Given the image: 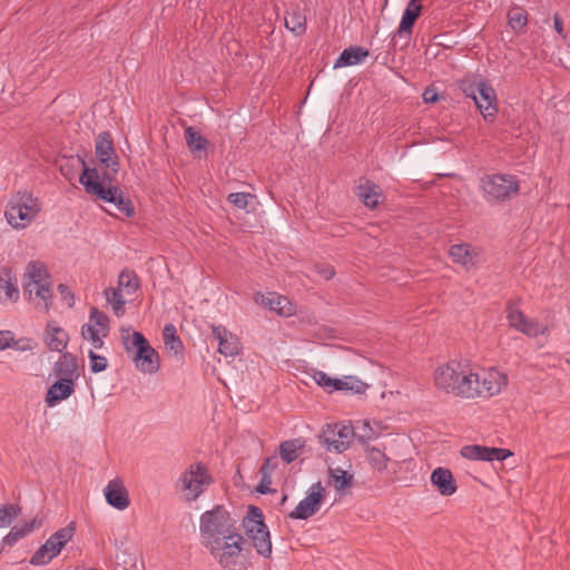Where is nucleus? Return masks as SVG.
<instances>
[{
	"instance_id": "f257e3e1",
	"label": "nucleus",
	"mask_w": 570,
	"mask_h": 570,
	"mask_svg": "<svg viewBox=\"0 0 570 570\" xmlns=\"http://www.w3.org/2000/svg\"><path fill=\"white\" fill-rule=\"evenodd\" d=\"M200 543L225 570H239L245 542L238 531L237 519L223 504L202 513L199 518Z\"/></svg>"
},
{
	"instance_id": "f03ea898",
	"label": "nucleus",
	"mask_w": 570,
	"mask_h": 570,
	"mask_svg": "<svg viewBox=\"0 0 570 570\" xmlns=\"http://www.w3.org/2000/svg\"><path fill=\"white\" fill-rule=\"evenodd\" d=\"M81 161L86 166V163ZM116 176L111 173H100L97 168L85 167L79 181L88 194L111 204L117 212L115 215L121 214L131 217L135 214L134 205L128 197L122 195L120 188L114 185Z\"/></svg>"
},
{
	"instance_id": "7ed1b4c3",
	"label": "nucleus",
	"mask_w": 570,
	"mask_h": 570,
	"mask_svg": "<svg viewBox=\"0 0 570 570\" xmlns=\"http://www.w3.org/2000/svg\"><path fill=\"white\" fill-rule=\"evenodd\" d=\"M474 371L468 363L450 361L434 372L435 386L449 394L470 399L474 394L472 381Z\"/></svg>"
},
{
	"instance_id": "20e7f679",
	"label": "nucleus",
	"mask_w": 570,
	"mask_h": 570,
	"mask_svg": "<svg viewBox=\"0 0 570 570\" xmlns=\"http://www.w3.org/2000/svg\"><path fill=\"white\" fill-rule=\"evenodd\" d=\"M50 274L40 261H30L23 274V292L29 299L48 309L51 305L52 288Z\"/></svg>"
},
{
	"instance_id": "39448f33",
	"label": "nucleus",
	"mask_w": 570,
	"mask_h": 570,
	"mask_svg": "<svg viewBox=\"0 0 570 570\" xmlns=\"http://www.w3.org/2000/svg\"><path fill=\"white\" fill-rule=\"evenodd\" d=\"M459 88L465 97L473 99L483 119L488 122L495 120L498 115V98L491 83L483 79L464 78L459 81Z\"/></svg>"
},
{
	"instance_id": "423d86ee",
	"label": "nucleus",
	"mask_w": 570,
	"mask_h": 570,
	"mask_svg": "<svg viewBox=\"0 0 570 570\" xmlns=\"http://www.w3.org/2000/svg\"><path fill=\"white\" fill-rule=\"evenodd\" d=\"M121 338L127 351L136 348L134 362L138 370L150 374L158 371V354L140 332L121 330Z\"/></svg>"
},
{
	"instance_id": "0eeeda50",
	"label": "nucleus",
	"mask_w": 570,
	"mask_h": 570,
	"mask_svg": "<svg viewBox=\"0 0 570 570\" xmlns=\"http://www.w3.org/2000/svg\"><path fill=\"white\" fill-rule=\"evenodd\" d=\"M243 527L257 553L268 558L272 554V541L262 510L249 505L247 514L243 519Z\"/></svg>"
},
{
	"instance_id": "6e6552de",
	"label": "nucleus",
	"mask_w": 570,
	"mask_h": 570,
	"mask_svg": "<svg viewBox=\"0 0 570 570\" xmlns=\"http://www.w3.org/2000/svg\"><path fill=\"white\" fill-rule=\"evenodd\" d=\"M38 198L28 193H18L6 207V218L14 228L27 227L40 212Z\"/></svg>"
},
{
	"instance_id": "1a4fd4ad",
	"label": "nucleus",
	"mask_w": 570,
	"mask_h": 570,
	"mask_svg": "<svg viewBox=\"0 0 570 570\" xmlns=\"http://www.w3.org/2000/svg\"><path fill=\"white\" fill-rule=\"evenodd\" d=\"M212 476L202 462L191 463L179 476L177 489L188 502L196 501L210 485Z\"/></svg>"
},
{
	"instance_id": "9d476101",
	"label": "nucleus",
	"mask_w": 570,
	"mask_h": 570,
	"mask_svg": "<svg viewBox=\"0 0 570 570\" xmlns=\"http://www.w3.org/2000/svg\"><path fill=\"white\" fill-rule=\"evenodd\" d=\"M481 188L487 202H505L519 191V184L513 176L494 174L481 179Z\"/></svg>"
},
{
	"instance_id": "9b49d317",
	"label": "nucleus",
	"mask_w": 570,
	"mask_h": 570,
	"mask_svg": "<svg viewBox=\"0 0 570 570\" xmlns=\"http://www.w3.org/2000/svg\"><path fill=\"white\" fill-rule=\"evenodd\" d=\"M75 533L73 524L59 529L32 554L30 563L45 566L57 557L61 549L72 539Z\"/></svg>"
},
{
	"instance_id": "f8f14e48",
	"label": "nucleus",
	"mask_w": 570,
	"mask_h": 570,
	"mask_svg": "<svg viewBox=\"0 0 570 570\" xmlns=\"http://www.w3.org/2000/svg\"><path fill=\"white\" fill-rule=\"evenodd\" d=\"M508 384L505 373L491 368L488 371L474 372L472 387L474 394L470 399L483 397L489 399L498 395Z\"/></svg>"
},
{
	"instance_id": "ddd939ff",
	"label": "nucleus",
	"mask_w": 570,
	"mask_h": 570,
	"mask_svg": "<svg viewBox=\"0 0 570 570\" xmlns=\"http://www.w3.org/2000/svg\"><path fill=\"white\" fill-rule=\"evenodd\" d=\"M353 438L354 430L351 425H326L320 434V442L327 451L342 453L350 448Z\"/></svg>"
},
{
	"instance_id": "4468645a",
	"label": "nucleus",
	"mask_w": 570,
	"mask_h": 570,
	"mask_svg": "<svg viewBox=\"0 0 570 570\" xmlns=\"http://www.w3.org/2000/svg\"><path fill=\"white\" fill-rule=\"evenodd\" d=\"M109 334V317L100 312L98 308L92 307L89 314V323L81 326V336L91 343L95 348L104 346V337Z\"/></svg>"
},
{
	"instance_id": "2eb2a0df",
	"label": "nucleus",
	"mask_w": 570,
	"mask_h": 570,
	"mask_svg": "<svg viewBox=\"0 0 570 570\" xmlns=\"http://www.w3.org/2000/svg\"><path fill=\"white\" fill-rule=\"evenodd\" d=\"M505 313L509 325L529 337L542 335L548 330L547 326L542 325L538 320L528 317L513 303L507 305Z\"/></svg>"
},
{
	"instance_id": "dca6fc26",
	"label": "nucleus",
	"mask_w": 570,
	"mask_h": 570,
	"mask_svg": "<svg viewBox=\"0 0 570 570\" xmlns=\"http://www.w3.org/2000/svg\"><path fill=\"white\" fill-rule=\"evenodd\" d=\"M325 498V489L321 482H316L308 489L306 497L298 502L296 508L288 514L294 520H306L314 515L322 505Z\"/></svg>"
},
{
	"instance_id": "f3484780",
	"label": "nucleus",
	"mask_w": 570,
	"mask_h": 570,
	"mask_svg": "<svg viewBox=\"0 0 570 570\" xmlns=\"http://www.w3.org/2000/svg\"><path fill=\"white\" fill-rule=\"evenodd\" d=\"M95 154L98 161L105 167L101 173L118 174L119 161L110 132L102 131L97 136Z\"/></svg>"
},
{
	"instance_id": "a211bd4d",
	"label": "nucleus",
	"mask_w": 570,
	"mask_h": 570,
	"mask_svg": "<svg viewBox=\"0 0 570 570\" xmlns=\"http://www.w3.org/2000/svg\"><path fill=\"white\" fill-rule=\"evenodd\" d=\"M422 11V4L419 0H410L407 2V6L405 10L403 11L400 26L397 30L395 31L391 45L393 48L396 47V38H404L406 45L410 40L412 28L416 21V19L420 17Z\"/></svg>"
},
{
	"instance_id": "6ab92c4d",
	"label": "nucleus",
	"mask_w": 570,
	"mask_h": 570,
	"mask_svg": "<svg viewBox=\"0 0 570 570\" xmlns=\"http://www.w3.org/2000/svg\"><path fill=\"white\" fill-rule=\"evenodd\" d=\"M461 455L473 461H504L512 455L511 451L502 448H489L483 445H465L461 449Z\"/></svg>"
},
{
	"instance_id": "aec40b11",
	"label": "nucleus",
	"mask_w": 570,
	"mask_h": 570,
	"mask_svg": "<svg viewBox=\"0 0 570 570\" xmlns=\"http://www.w3.org/2000/svg\"><path fill=\"white\" fill-rule=\"evenodd\" d=\"M105 498L109 505L117 510H125L130 504V499L126 487L122 481L118 478L112 479L108 482L105 490Z\"/></svg>"
},
{
	"instance_id": "412c9836",
	"label": "nucleus",
	"mask_w": 570,
	"mask_h": 570,
	"mask_svg": "<svg viewBox=\"0 0 570 570\" xmlns=\"http://www.w3.org/2000/svg\"><path fill=\"white\" fill-rule=\"evenodd\" d=\"M256 303L263 306L269 307L271 311L276 312L282 316H291L295 308L286 296L278 295L276 293L256 294Z\"/></svg>"
},
{
	"instance_id": "4be33fe9",
	"label": "nucleus",
	"mask_w": 570,
	"mask_h": 570,
	"mask_svg": "<svg viewBox=\"0 0 570 570\" xmlns=\"http://www.w3.org/2000/svg\"><path fill=\"white\" fill-rule=\"evenodd\" d=\"M213 335L218 342V351L225 356H235L239 352V341L232 332L222 325L213 326Z\"/></svg>"
},
{
	"instance_id": "5701e85b",
	"label": "nucleus",
	"mask_w": 570,
	"mask_h": 570,
	"mask_svg": "<svg viewBox=\"0 0 570 570\" xmlns=\"http://www.w3.org/2000/svg\"><path fill=\"white\" fill-rule=\"evenodd\" d=\"M73 392L75 383L71 379H59L48 389L45 401L48 406H55L72 395Z\"/></svg>"
},
{
	"instance_id": "b1692460",
	"label": "nucleus",
	"mask_w": 570,
	"mask_h": 570,
	"mask_svg": "<svg viewBox=\"0 0 570 570\" xmlns=\"http://www.w3.org/2000/svg\"><path fill=\"white\" fill-rule=\"evenodd\" d=\"M431 483L438 489L440 494L450 497L456 491L455 480L452 472L446 468H436L431 473Z\"/></svg>"
},
{
	"instance_id": "393cba45",
	"label": "nucleus",
	"mask_w": 570,
	"mask_h": 570,
	"mask_svg": "<svg viewBox=\"0 0 570 570\" xmlns=\"http://www.w3.org/2000/svg\"><path fill=\"white\" fill-rule=\"evenodd\" d=\"M18 298L19 291L12 271L8 267L0 268V302L17 301Z\"/></svg>"
},
{
	"instance_id": "a878e982",
	"label": "nucleus",
	"mask_w": 570,
	"mask_h": 570,
	"mask_svg": "<svg viewBox=\"0 0 570 570\" xmlns=\"http://www.w3.org/2000/svg\"><path fill=\"white\" fill-rule=\"evenodd\" d=\"M77 358L71 353H63L53 365V373L59 379L78 377Z\"/></svg>"
},
{
	"instance_id": "bb28decb",
	"label": "nucleus",
	"mask_w": 570,
	"mask_h": 570,
	"mask_svg": "<svg viewBox=\"0 0 570 570\" xmlns=\"http://www.w3.org/2000/svg\"><path fill=\"white\" fill-rule=\"evenodd\" d=\"M368 56V50L363 47H350L344 49L334 63V68L354 66L363 62Z\"/></svg>"
},
{
	"instance_id": "cd10ccee",
	"label": "nucleus",
	"mask_w": 570,
	"mask_h": 570,
	"mask_svg": "<svg viewBox=\"0 0 570 570\" xmlns=\"http://www.w3.org/2000/svg\"><path fill=\"white\" fill-rule=\"evenodd\" d=\"M449 254L453 262L466 268L475 264L476 253L470 244L462 243L452 245L449 249Z\"/></svg>"
},
{
	"instance_id": "c85d7f7f",
	"label": "nucleus",
	"mask_w": 570,
	"mask_h": 570,
	"mask_svg": "<svg viewBox=\"0 0 570 570\" xmlns=\"http://www.w3.org/2000/svg\"><path fill=\"white\" fill-rule=\"evenodd\" d=\"M356 195L368 208H375L382 198L381 188L379 185L366 180L364 184L357 186Z\"/></svg>"
},
{
	"instance_id": "c756f323",
	"label": "nucleus",
	"mask_w": 570,
	"mask_h": 570,
	"mask_svg": "<svg viewBox=\"0 0 570 570\" xmlns=\"http://www.w3.org/2000/svg\"><path fill=\"white\" fill-rule=\"evenodd\" d=\"M68 334L59 326L48 324L46 330V344L49 350L62 352L68 344Z\"/></svg>"
},
{
	"instance_id": "7c9ffc66",
	"label": "nucleus",
	"mask_w": 570,
	"mask_h": 570,
	"mask_svg": "<svg viewBox=\"0 0 570 570\" xmlns=\"http://www.w3.org/2000/svg\"><path fill=\"white\" fill-rule=\"evenodd\" d=\"M303 448V439L286 440L279 444V455L286 463H292L301 455Z\"/></svg>"
},
{
	"instance_id": "2f4dec72",
	"label": "nucleus",
	"mask_w": 570,
	"mask_h": 570,
	"mask_svg": "<svg viewBox=\"0 0 570 570\" xmlns=\"http://www.w3.org/2000/svg\"><path fill=\"white\" fill-rule=\"evenodd\" d=\"M328 474L333 481V487L337 492H342L345 489L352 488L354 484L353 474L348 473L342 468H330Z\"/></svg>"
},
{
	"instance_id": "473e14b6",
	"label": "nucleus",
	"mask_w": 570,
	"mask_h": 570,
	"mask_svg": "<svg viewBox=\"0 0 570 570\" xmlns=\"http://www.w3.org/2000/svg\"><path fill=\"white\" fill-rule=\"evenodd\" d=\"M334 391H346L354 394H362L366 391L368 385L357 379L356 376H344L343 379H336Z\"/></svg>"
},
{
	"instance_id": "72a5a7b5",
	"label": "nucleus",
	"mask_w": 570,
	"mask_h": 570,
	"mask_svg": "<svg viewBox=\"0 0 570 570\" xmlns=\"http://www.w3.org/2000/svg\"><path fill=\"white\" fill-rule=\"evenodd\" d=\"M163 340L166 348L171 351L175 355L183 352V343L177 335L176 327L173 324L165 325L163 330Z\"/></svg>"
},
{
	"instance_id": "f704fd0d",
	"label": "nucleus",
	"mask_w": 570,
	"mask_h": 570,
	"mask_svg": "<svg viewBox=\"0 0 570 570\" xmlns=\"http://www.w3.org/2000/svg\"><path fill=\"white\" fill-rule=\"evenodd\" d=\"M227 200L236 208L243 209L246 213L255 210L256 197L249 193H232L227 196Z\"/></svg>"
},
{
	"instance_id": "c9c22d12",
	"label": "nucleus",
	"mask_w": 570,
	"mask_h": 570,
	"mask_svg": "<svg viewBox=\"0 0 570 570\" xmlns=\"http://www.w3.org/2000/svg\"><path fill=\"white\" fill-rule=\"evenodd\" d=\"M285 27L296 36L306 30V17L297 10L287 12L285 16Z\"/></svg>"
},
{
	"instance_id": "e433bc0d",
	"label": "nucleus",
	"mask_w": 570,
	"mask_h": 570,
	"mask_svg": "<svg viewBox=\"0 0 570 570\" xmlns=\"http://www.w3.org/2000/svg\"><path fill=\"white\" fill-rule=\"evenodd\" d=\"M139 286L137 274L131 269H124L118 276V287L128 295L134 294Z\"/></svg>"
},
{
	"instance_id": "4c0bfd02",
	"label": "nucleus",
	"mask_w": 570,
	"mask_h": 570,
	"mask_svg": "<svg viewBox=\"0 0 570 570\" xmlns=\"http://www.w3.org/2000/svg\"><path fill=\"white\" fill-rule=\"evenodd\" d=\"M105 295L108 303L111 305L115 315L118 317L124 315L126 301L122 291L117 287H110L105 291Z\"/></svg>"
},
{
	"instance_id": "58836bf2",
	"label": "nucleus",
	"mask_w": 570,
	"mask_h": 570,
	"mask_svg": "<svg viewBox=\"0 0 570 570\" xmlns=\"http://www.w3.org/2000/svg\"><path fill=\"white\" fill-rule=\"evenodd\" d=\"M366 459L370 465L379 472H383L387 468L390 460L382 450L375 446L366 448Z\"/></svg>"
},
{
	"instance_id": "ea45409f",
	"label": "nucleus",
	"mask_w": 570,
	"mask_h": 570,
	"mask_svg": "<svg viewBox=\"0 0 570 570\" xmlns=\"http://www.w3.org/2000/svg\"><path fill=\"white\" fill-rule=\"evenodd\" d=\"M186 144L191 154L204 151L207 147V140L193 127H187L185 130Z\"/></svg>"
},
{
	"instance_id": "a19ab883",
	"label": "nucleus",
	"mask_w": 570,
	"mask_h": 570,
	"mask_svg": "<svg viewBox=\"0 0 570 570\" xmlns=\"http://www.w3.org/2000/svg\"><path fill=\"white\" fill-rule=\"evenodd\" d=\"M38 347V343L32 337L22 336L19 338L14 337V334H12V340L10 344V348L17 352H33Z\"/></svg>"
},
{
	"instance_id": "79ce46f5",
	"label": "nucleus",
	"mask_w": 570,
	"mask_h": 570,
	"mask_svg": "<svg viewBox=\"0 0 570 570\" xmlns=\"http://www.w3.org/2000/svg\"><path fill=\"white\" fill-rule=\"evenodd\" d=\"M32 531V524H26L23 527H17L14 525L11 528L9 533L3 538V543L7 546H13L16 544L20 539L26 537L28 533Z\"/></svg>"
},
{
	"instance_id": "37998d69",
	"label": "nucleus",
	"mask_w": 570,
	"mask_h": 570,
	"mask_svg": "<svg viewBox=\"0 0 570 570\" xmlns=\"http://www.w3.org/2000/svg\"><path fill=\"white\" fill-rule=\"evenodd\" d=\"M19 508L14 504H4L0 507V528L9 527L17 518Z\"/></svg>"
},
{
	"instance_id": "c03bdc74",
	"label": "nucleus",
	"mask_w": 570,
	"mask_h": 570,
	"mask_svg": "<svg viewBox=\"0 0 570 570\" xmlns=\"http://www.w3.org/2000/svg\"><path fill=\"white\" fill-rule=\"evenodd\" d=\"M89 364L92 373H100L107 368V358L102 355L96 354L94 351H89Z\"/></svg>"
},
{
	"instance_id": "a18cd8bd",
	"label": "nucleus",
	"mask_w": 570,
	"mask_h": 570,
	"mask_svg": "<svg viewBox=\"0 0 570 570\" xmlns=\"http://www.w3.org/2000/svg\"><path fill=\"white\" fill-rule=\"evenodd\" d=\"M313 379L316 382V384L320 385L321 387H323L325 391H327L330 393L334 391V387H335L334 381L336 379L328 376L326 373H324L322 371H316L313 375Z\"/></svg>"
},
{
	"instance_id": "49530a36",
	"label": "nucleus",
	"mask_w": 570,
	"mask_h": 570,
	"mask_svg": "<svg viewBox=\"0 0 570 570\" xmlns=\"http://www.w3.org/2000/svg\"><path fill=\"white\" fill-rule=\"evenodd\" d=\"M509 23L513 29H521L527 23V17L519 11L509 13Z\"/></svg>"
},
{
	"instance_id": "de8ad7c7",
	"label": "nucleus",
	"mask_w": 570,
	"mask_h": 570,
	"mask_svg": "<svg viewBox=\"0 0 570 570\" xmlns=\"http://www.w3.org/2000/svg\"><path fill=\"white\" fill-rule=\"evenodd\" d=\"M13 332L9 330L0 331V352L10 348Z\"/></svg>"
},
{
	"instance_id": "09e8293b",
	"label": "nucleus",
	"mask_w": 570,
	"mask_h": 570,
	"mask_svg": "<svg viewBox=\"0 0 570 570\" xmlns=\"http://www.w3.org/2000/svg\"><path fill=\"white\" fill-rule=\"evenodd\" d=\"M422 98L425 104H433L439 100V94L434 87L430 86L423 91Z\"/></svg>"
},
{
	"instance_id": "8fccbe9b",
	"label": "nucleus",
	"mask_w": 570,
	"mask_h": 570,
	"mask_svg": "<svg viewBox=\"0 0 570 570\" xmlns=\"http://www.w3.org/2000/svg\"><path fill=\"white\" fill-rule=\"evenodd\" d=\"M272 476L266 473H262L261 483L257 487V491L262 494L268 493L271 491Z\"/></svg>"
},
{
	"instance_id": "3c124183",
	"label": "nucleus",
	"mask_w": 570,
	"mask_h": 570,
	"mask_svg": "<svg viewBox=\"0 0 570 570\" xmlns=\"http://www.w3.org/2000/svg\"><path fill=\"white\" fill-rule=\"evenodd\" d=\"M553 28L562 39H567V33L563 28V21L558 13L553 16Z\"/></svg>"
},
{
	"instance_id": "603ef678",
	"label": "nucleus",
	"mask_w": 570,
	"mask_h": 570,
	"mask_svg": "<svg viewBox=\"0 0 570 570\" xmlns=\"http://www.w3.org/2000/svg\"><path fill=\"white\" fill-rule=\"evenodd\" d=\"M276 458L266 459L264 464L261 466V473H266L271 475L272 471L276 468Z\"/></svg>"
},
{
	"instance_id": "864d4df0",
	"label": "nucleus",
	"mask_w": 570,
	"mask_h": 570,
	"mask_svg": "<svg viewBox=\"0 0 570 570\" xmlns=\"http://www.w3.org/2000/svg\"><path fill=\"white\" fill-rule=\"evenodd\" d=\"M334 271L332 268H327L324 271L323 276L325 279H331L334 276Z\"/></svg>"
},
{
	"instance_id": "5fc2aeb1",
	"label": "nucleus",
	"mask_w": 570,
	"mask_h": 570,
	"mask_svg": "<svg viewBox=\"0 0 570 570\" xmlns=\"http://www.w3.org/2000/svg\"><path fill=\"white\" fill-rule=\"evenodd\" d=\"M58 289L60 291V293H61L62 295H65V294H69V289H68V286H67V285L60 284V285L58 286Z\"/></svg>"
},
{
	"instance_id": "6e6d98bb",
	"label": "nucleus",
	"mask_w": 570,
	"mask_h": 570,
	"mask_svg": "<svg viewBox=\"0 0 570 570\" xmlns=\"http://www.w3.org/2000/svg\"><path fill=\"white\" fill-rule=\"evenodd\" d=\"M89 570H97V569L91 568V569H89Z\"/></svg>"
}]
</instances>
